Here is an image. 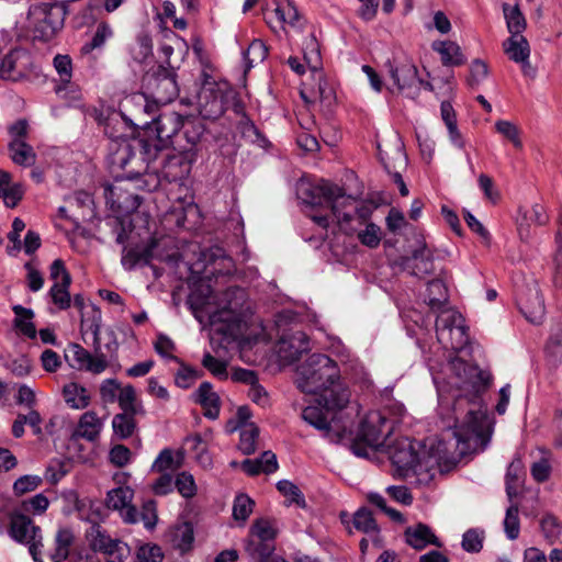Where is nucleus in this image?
<instances>
[{
	"label": "nucleus",
	"instance_id": "nucleus-23",
	"mask_svg": "<svg viewBox=\"0 0 562 562\" xmlns=\"http://www.w3.org/2000/svg\"><path fill=\"white\" fill-rule=\"evenodd\" d=\"M9 517V536L20 543H25L33 535V527H36L33 520L20 510H12Z\"/></svg>",
	"mask_w": 562,
	"mask_h": 562
},
{
	"label": "nucleus",
	"instance_id": "nucleus-25",
	"mask_svg": "<svg viewBox=\"0 0 562 562\" xmlns=\"http://www.w3.org/2000/svg\"><path fill=\"white\" fill-rule=\"evenodd\" d=\"M196 403L204 409V416L210 419H216L220 415L221 400L213 391L210 382H203L196 390Z\"/></svg>",
	"mask_w": 562,
	"mask_h": 562
},
{
	"label": "nucleus",
	"instance_id": "nucleus-32",
	"mask_svg": "<svg viewBox=\"0 0 562 562\" xmlns=\"http://www.w3.org/2000/svg\"><path fill=\"white\" fill-rule=\"evenodd\" d=\"M194 541L193 526L190 522H183L176 526L170 532V542L172 547L181 553L188 552Z\"/></svg>",
	"mask_w": 562,
	"mask_h": 562
},
{
	"label": "nucleus",
	"instance_id": "nucleus-33",
	"mask_svg": "<svg viewBox=\"0 0 562 562\" xmlns=\"http://www.w3.org/2000/svg\"><path fill=\"white\" fill-rule=\"evenodd\" d=\"M503 47L509 59L515 63H522L529 59V43L522 35L510 36L504 42Z\"/></svg>",
	"mask_w": 562,
	"mask_h": 562
},
{
	"label": "nucleus",
	"instance_id": "nucleus-51",
	"mask_svg": "<svg viewBox=\"0 0 562 562\" xmlns=\"http://www.w3.org/2000/svg\"><path fill=\"white\" fill-rule=\"evenodd\" d=\"M303 55L305 63L314 71H317L321 66V55L318 43L313 34L305 38L303 44Z\"/></svg>",
	"mask_w": 562,
	"mask_h": 562
},
{
	"label": "nucleus",
	"instance_id": "nucleus-1",
	"mask_svg": "<svg viewBox=\"0 0 562 562\" xmlns=\"http://www.w3.org/2000/svg\"><path fill=\"white\" fill-rule=\"evenodd\" d=\"M113 121V117L108 119L104 128L106 135L120 139L110 155V164L113 169L123 170L127 180H136L146 173L158 154L171 145L172 137L184 126L182 115L173 111L164 112L147 124L143 135L128 140L109 131Z\"/></svg>",
	"mask_w": 562,
	"mask_h": 562
},
{
	"label": "nucleus",
	"instance_id": "nucleus-36",
	"mask_svg": "<svg viewBox=\"0 0 562 562\" xmlns=\"http://www.w3.org/2000/svg\"><path fill=\"white\" fill-rule=\"evenodd\" d=\"M273 20L281 26L283 24L295 25L299 20V11L290 0L284 3H277L276 8L268 13V23L272 24Z\"/></svg>",
	"mask_w": 562,
	"mask_h": 562
},
{
	"label": "nucleus",
	"instance_id": "nucleus-9",
	"mask_svg": "<svg viewBox=\"0 0 562 562\" xmlns=\"http://www.w3.org/2000/svg\"><path fill=\"white\" fill-rule=\"evenodd\" d=\"M66 10L58 2H40L29 10V21L35 38L49 41L63 27Z\"/></svg>",
	"mask_w": 562,
	"mask_h": 562
},
{
	"label": "nucleus",
	"instance_id": "nucleus-61",
	"mask_svg": "<svg viewBox=\"0 0 562 562\" xmlns=\"http://www.w3.org/2000/svg\"><path fill=\"white\" fill-rule=\"evenodd\" d=\"M202 366L221 380H226L228 376L227 363L213 357L210 352L203 356Z\"/></svg>",
	"mask_w": 562,
	"mask_h": 562
},
{
	"label": "nucleus",
	"instance_id": "nucleus-35",
	"mask_svg": "<svg viewBox=\"0 0 562 562\" xmlns=\"http://www.w3.org/2000/svg\"><path fill=\"white\" fill-rule=\"evenodd\" d=\"M63 394L65 402L75 409H83L90 403V395L86 387L71 382L64 386Z\"/></svg>",
	"mask_w": 562,
	"mask_h": 562
},
{
	"label": "nucleus",
	"instance_id": "nucleus-39",
	"mask_svg": "<svg viewBox=\"0 0 562 562\" xmlns=\"http://www.w3.org/2000/svg\"><path fill=\"white\" fill-rule=\"evenodd\" d=\"M427 304L434 311H443L442 307L448 302V290L445 283L438 279L428 282Z\"/></svg>",
	"mask_w": 562,
	"mask_h": 562
},
{
	"label": "nucleus",
	"instance_id": "nucleus-64",
	"mask_svg": "<svg viewBox=\"0 0 562 562\" xmlns=\"http://www.w3.org/2000/svg\"><path fill=\"white\" fill-rule=\"evenodd\" d=\"M546 352L549 361L553 366H558L562 359V331L550 336Z\"/></svg>",
	"mask_w": 562,
	"mask_h": 562
},
{
	"label": "nucleus",
	"instance_id": "nucleus-45",
	"mask_svg": "<svg viewBox=\"0 0 562 562\" xmlns=\"http://www.w3.org/2000/svg\"><path fill=\"white\" fill-rule=\"evenodd\" d=\"M522 463L519 459L510 462L506 473V494L509 499L518 494V488L521 483Z\"/></svg>",
	"mask_w": 562,
	"mask_h": 562
},
{
	"label": "nucleus",
	"instance_id": "nucleus-18",
	"mask_svg": "<svg viewBox=\"0 0 562 562\" xmlns=\"http://www.w3.org/2000/svg\"><path fill=\"white\" fill-rule=\"evenodd\" d=\"M279 357L288 362L296 361L303 352L310 350V339L301 330L283 335L277 344Z\"/></svg>",
	"mask_w": 562,
	"mask_h": 562
},
{
	"label": "nucleus",
	"instance_id": "nucleus-56",
	"mask_svg": "<svg viewBox=\"0 0 562 562\" xmlns=\"http://www.w3.org/2000/svg\"><path fill=\"white\" fill-rule=\"evenodd\" d=\"M259 436V429L252 423L246 425L240 432L238 448L244 454H251L256 450V440Z\"/></svg>",
	"mask_w": 562,
	"mask_h": 562
},
{
	"label": "nucleus",
	"instance_id": "nucleus-5",
	"mask_svg": "<svg viewBox=\"0 0 562 562\" xmlns=\"http://www.w3.org/2000/svg\"><path fill=\"white\" fill-rule=\"evenodd\" d=\"M448 447L443 441L438 442L437 452L422 453L416 449L415 442L408 438L396 440L389 447V457L398 476L408 479L427 473L436 463L448 460Z\"/></svg>",
	"mask_w": 562,
	"mask_h": 562
},
{
	"label": "nucleus",
	"instance_id": "nucleus-62",
	"mask_svg": "<svg viewBox=\"0 0 562 562\" xmlns=\"http://www.w3.org/2000/svg\"><path fill=\"white\" fill-rule=\"evenodd\" d=\"M136 559L137 562H162L164 552L159 546L146 543L137 549Z\"/></svg>",
	"mask_w": 562,
	"mask_h": 562
},
{
	"label": "nucleus",
	"instance_id": "nucleus-14",
	"mask_svg": "<svg viewBox=\"0 0 562 562\" xmlns=\"http://www.w3.org/2000/svg\"><path fill=\"white\" fill-rule=\"evenodd\" d=\"M385 66L400 92H406L412 98L419 93L423 80L418 78V70L414 64L387 60Z\"/></svg>",
	"mask_w": 562,
	"mask_h": 562
},
{
	"label": "nucleus",
	"instance_id": "nucleus-59",
	"mask_svg": "<svg viewBox=\"0 0 562 562\" xmlns=\"http://www.w3.org/2000/svg\"><path fill=\"white\" fill-rule=\"evenodd\" d=\"M255 502L246 494L236 496L233 506V517L236 520L245 522L252 513Z\"/></svg>",
	"mask_w": 562,
	"mask_h": 562
},
{
	"label": "nucleus",
	"instance_id": "nucleus-6",
	"mask_svg": "<svg viewBox=\"0 0 562 562\" xmlns=\"http://www.w3.org/2000/svg\"><path fill=\"white\" fill-rule=\"evenodd\" d=\"M392 423L380 412H370L361 422L357 436L350 442L351 451L361 458H369L392 432Z\"/></svg>",
	"mask_w": 562,
	"mask_h": 562
},
{
	"label": "nucleus",
	"instance_id": "nucleus-20",
	"mask_svg": "<svg viewBox=\"0 0 562 562\" xmlns=\"http://www.w3.org/2000/svg\"><path fill=\"white\" fill-rule=\"evenodd\" d=\"M133 491L128 487H117L108 493L106 506L109 509L119 510L126 524L138 521V512L131 505Z\"/></svg>",
	"mask_w": 562,
	"mask_h": 562
},
{
	"label": "nucleus",
	"instance_id": "nucleus-44",
	"mask_svg": "<svg viewBox=\"0 0 562 562\" xmlns=\"http://www.w3.org/2000/svg\"><path fill=\"white\" fill-rule=\"evenodd\" d=\"M172 360L180 364L179 370L175 375V383L181 389H189L193 383L203 375L202 371H199L190 366H187L178 357H172Z\"/></svg>",
	"mask_w": 562,
	"mask_h": 562
},
{
	"label": "nucleus",
	"instance_id": "nucleus-48",
	"mask_svg": "<svg viewBox=\"0 0 562 562\" xmlns=\"http://www.w3.org/2000/svg\"><path fill=\"white\" fill-rule=\"evenodd\" d=\"M268 56V47L260 40H254L244 53L247 70L262 63Z\"/></svg>",
	"mask_w": 562,
	"mask_h": 562
},
{
	"label": "nucleus",
	"instance_id": "nucleus-11",
	"mask_svg": "<svg viewBox=\"0 0 562 562\" xmlns=\"http://www.w3.org/2000/svg\"><path fill=\"white\" fill-rule=\"evenodd\" d=\"M89 548L100 552L110 560L124 561L128 553V546L120 539H113L100 525H92L86 533Z\"/></svg>",
	"mask_w": 562,
	"mask_h": 562
},
{
	"label": "nucleus",
	"instance_id": "nucleus-2",
	"mask_svg": "<svg viewBox=\"0 0 562 562\" xmlns=\"http://www.w3.org/2000/svg\"><path fill=\"white\" fill-rule=\"evenodd\" d=\"M451 370L462 383H470L474 389L472 407L468 409L464 420L456 426L452 436L456 441V450L459 457L482 451L486 448L492 436V423L482 408L480 387L474 379L480 380L483 389L490 383V376L480 371L477 367L468 364L461 359H454L450 363Z\"/></svg>",
	"mask_w": 562,
	"mask_h": 562
},
{
	"label": "nucleus",
	"instance_id": "nucleus-16",
	"mask_svg": "<svg viewBox=\"0 0 562 562\" xmlns=\"http://www.w3.org/2000/svg\"><path fill=\"white\" fill-rule=\"evenodd\" d=\"M30 56L22 49H13L4 57L0 55V78L19 81L29 74Z\"/></svg>",
	"mask_w": 562,
	"mask_h": 562
},
{
	"label": "nucleus",
	"instance_id": "nucleus-54",
	"mask_svg": "<svg viewBox=\"0 0 562 562\" xmlns=\"http://www.w3.org/2000/svg\"><path fill=\"white\" fill-rule=\"evenodd\" d=\"M495 130L506 139H508L517 149L522 148L519 127L510 121L498 120L495 123Z\"/></svg>",
	"mask_w": 562,
	"mask_h": 562
},
{
	"label": "nucleus",
	"instance_id": "nucleus-46",
	"mask_svg": "<svg viewBox=\"0 0 562 562\" xmlns=\"http://www.w3.org/2000/svg\"><path fill=\"white\" fill-rule=\"evenodd\" d=\"M503 9L508 32L512 36L521 35L522 31L526 29V20L519 8L517 5L510 7L509 4H504Z\"/></svg>",
	"mask_w": 562,
	"mask_h": 562
},
{
	"label": "nucleus",
	"instance_id": "nucleus-19",
	"mask_svg": "<svg viewBox=\"0 0 562 562\" xmlns=\"http://www.w3.org/2000/svg\"><path fill=\"white\" fill-rule=\"evenodd\" d=\"M317 406H307L302 412L303 419L319 430H325L326 436L330 441L339 443L344 440L346 430L334 431L330 423L327 418V413L335 411L336 408H326L321 405L317 401Z\"/></svg>",
	"mask_w": 562,
	"mask_h": 562
},
{
	"label": "nucleus",
	"instance_id": "nucleus-29",
	"mask_svg": "<svg viewBox=\"0 0 562 562\" xmlns=\"http://www.w3.org/2000/svg\"><path fill=\"white\" fill-rule=\"evenodd\" d=\"M203 258L206 262V267H210L212 274H228L233 270V260L225 254V250L221 247L210 248L203 252Z\"/></svg>",
	"mask_w": 562,
	"mask_h": 562
},
{
	"label": "nucleus",
	"instance_id": "nucleus-40",
	"mask_svg": "<svg viewBox=\"0 0 562 562\" xmlns=\"http://www.w3.org/2000/svg\"><path fill=\"white\" fill-rule=\"evenodd\" d=\"M440 111H441L442 121L445 122V124L448 128L449 137H450L451 142L459 148H463L464 142L462 139L461 133L458 130L457 115H456V112H454L451 103L448 101L442 102L441 106H440Z\"/></svg>",
	"mask_w": 562,
	"mask_h": 562
},
{
	"label": "nucleus",
	"instance_id": "nucleus-10",
	"mask_svg": "<svg viewBox=\"0 0 562 562\" xmlns=\"http://www.w3.org/2000/svg\"><path fill=\"white\" fill-rule=\"evenodd\" d=\"M438 341L446 349L461 350L469 342L468 328L462 315L454 310H443L436 322Z\"/></svg>",
	"mask_w": 562,
	"mask_h": 562
},
{
	"label": "nucleus",
	"instance_id": "nucleus-28",
	"mask_svg": "<svg viewBox=\"0 0 562 562\" xmlns=\"http://www.w3.org/2000/svg\"><path fill=\"white\" fill-rule=\"evenodd\" d=\"M432 49L440 55L443 66L454 67L465 63L461 47L456 42L436 41L432 43Z\"/></svg>",
	"mask_w": 562,
	"mask_h": 562
},
{
	"label": "nucleus",
	"instance_id": "nucleus-55",
	"mask_svg": "<svg viewBox=\"0 0 562 562\" xmlns=\"http://www.w3.org/2000/svg\"><path fill=\"white\" fill-rule=\"evenodd\" d=\"M112 34L113 32L106 23H99L91 41L81 47V52L83 54H89L93 49L102 47L105 41L112 36Z\"/></svg>",
	"mask_w": 562,
	"mask_h": 562
},
{
	"label": "nucleus",
	"instance_id": "nucleus-60",
	"mask_svg": "<svg viewBox=\"0 0 562 562\" xmlns=\"http://www.w3.org/2000/svg\"><path fill=\"white\" fill-rule=\"evenodd\" d=\"M336 100L335 90L328 81L318 74L317 91L313 95V101H319L326 106H330Z\"/></svg>",
	"mask_w": 562,
	"mask_h": 562
},
{
	"label": "nucleus",
	"instance_id": "nucleus-53",
	"mask_svg": "<svg viewBox=\"0 0 562 562\" xmlns=\"http://www.w3.org/2000/svg\"><path fill=\"white\" fill-rule=\"evenodd\" d=\"M49 506V499L43 494L38 493L27 499L22 501L21 509L24 514L34 516L43 515Z\"/></svg>",
	"mask_w": 562,
	"mask_h": 562
},
{
	"label": "nucleus",
	"instance_id": "nucleus-47",
	"mask_svg": "<svg viewBox=\"0 0 562 562\" xmlns=\"http://www.w3.org/2000/svg\"><path fill=\"white\" fill-rule=\"evenodd\" d=\"M182 464V454L178 453V459L175 458L172 450L164 449L156 458L151 470L154 472L164 473L168 470L176 471Z\"/></svg>",
	"mask_w": 562,
	"mask_h": 562
},
{
	"label": "nucleus",
	"instance_id": "nucleus-37",
	"mask_svg": "<svg viewBox=\"0 0 562 562\" xmlns=\"http://www.w3.org/2000/svg\"><path fill=\"white\" fill-rule=\"evenodd\" d=\"M116 402L122 412L138 413L139 416L146 415L144 405L138 400L135 387L131 384L122 387Z\"/></svg>",
	"mask_w": 562,
	"mask_h": 562
},
{
	"label": "nucleus",
	"instance_id": "nucleus-38",
	"mask_svg": "<svg viewBox=\"0 0 562 562\" xmlns=\"http://www.w3.org/2000/svg\"><path fill=\"white\" fill-rule=\"evenodd\" d=\"M75 540L74 532L69 528H60L55 537V550L50 555L53 562H64L69 557L70 547Z\"/></svg>",
	"mask_w": 562,
	"mask_h": 562
},
{
	"label": "nucleus",
	"instance_id": "nucleus-24",
	"mask_svg": "<svg viewBox=\"0 0 562 562\" xmlns=\"http://www.w3.org/2000/svg\"><path fill=\"white\" fill-rule=\"evenodd\" d=\"M352 525L358 531L366 535H372V544L375 548L380 549L383 547L380 528L372 513L368 508L361 507L353 514Z\"/></svg>",
	"mask_w": 562,
	"mask_h": 562
},
{
	"label": "nucleus",
	"instance_id": "nucleus-49",
	"mask_svg": "<svg viewBox=\"0 0 562 562\" xmlns=\"http://www.w3.org/2000/svg\"><path fill=\"white\" fill-rule=\"evenodd\" d=\"M153 54V40L146 32H140L132 47V56L137 63L145 61Z\"/></svg>",
	"mask_w": 562,
	"mask_h": 562
},
{
	"label": "nucleus",
	"instance_id": "nucleus-42",
	"mask_svg": "<svg viewBox=\"0 0 562 562\" xmlns=\"http://www.w3.org/2000/svg\"><path fill=\"white\" fill-rule=\"evenodd\" d=\"M122 188L119 186H111L105 189L106 199H111L113 204H117L119 209L126 211L137 209L142 200L138 195L127 194L126 196L121 193Z\"/></svg>",
	"mask_w": 562,
	"mask_h": 562
},
{
	"label": "nucleus",
	"instance_id": "nucleus-41",
	"mask_svg": "<svg viewBox=\"0 0 562 562\" xmlns=\"http://www.w3.org/2000/svg\"><path fill=\"white\" fill-rule=\"evenodd\" d=\"M157 247V240L151 239L150 243L142 250H125L122 256V263L124 267L132 269L136 263L144 262L149 263L155 255L154 250Z\"/></svg>",
	"mask_w": 562,
	"mask_h": 562
},
{
	"label": "nucleus",
	"instance_id": "nucleus-21",
	"mask_svg": "<svg viewBox=\"0 0 562 562\" xmlns=\"http://www.w3.org/2000/svg\"><path fill=\"white\" fill-rule=\"evenodd\" d=\"M53 64L60 81V83L55 89L56 93L63 99H66L70 93L72 100H79L81 98L80 91L76 86L71 83V58L68 55L58 54L54 57Z\"/></svg>",
	"mask_w": 562,
	"mask_h": 562
},
{
	"label": "nucleus",
	"instance_id": "nucleus-43",
	"mask_svg": "<svg viewBox=\"0 0 562 562\" xmlns=\"http://www.w3.org/2000/svg\"><path fill=\"white\" fill-rule=\"evenodd\" d=\"M13 312L15 314L14 326L18 328L23 335L29 338H35L36 329L35 325L30 322L33 318L34 313L30 308H25L21 305H14Z\"/></svg>",
	"mask_w": 562,
	"mask_h": 562
},
{
	"label": "nucleus",
	"instance_id": "nucleus-4",
	"mask_svg": "<svg viewBox=\"0 0 562 562\" xmlns=\"http://www.w3.org/2000/svg\"><path fill=\"white\" fill-rule=\"evenodd\" d=\"M101 311L92 305L91 311L81 313V333L91 331L93 335V352L88 351L79 344H69L65 349V359L69 366L77 370H85L93 374H100L106 370L110 364V357L116 351L117 342L113 331L109 333L110 340L101 345Z\"/></svg>",
	"mask_w": 562,
	"mask_h": 562
},
{
	"label": "nucleus",
	"instance_id": "nucleus-12",
	"mask_svg": "<svg viewBox=\"0 0 562 562\" xmlns=\"http://www.w3.org/2000/svg\"><path fill=\"white\" fill-rule=\"evenodd\" d=\"M147 87L157 102L167 103L178 95L176 70L165 65L157 66L146 77Z\"/></svg>",
	"mask_w": 562,
	"mask_h": 562
},
{
	"label": "nucleus",
	"instance_id": "nucleus-31",
	"mask_svg": "<svg viewBox=\"0 0 562 562\" xmlns=\"http://www.w3.org/2000/svg\"><path fill=\"white\" fill-rule=\"evenodd\" d=\"M136 416H139V414L130 412H121L114 415L112 419L114 435L120 439L132 437L137 429Z\"/></svg>",
	"mask_w": 562,
	"mask_h": 562
},
{
	"label": "nucleus",
	"instance_id": "nucleus-15",
	"mask_svg": "<svg viewBox=\"0 0 562 562\" xmlns=\"http://www.w3.org/2000/svg\"><path fill=\"white\" fill-rule=\"evenodd\" d=\"M50 279L55 281L49 290V296L53 303L59 310H67L71 305L69 286L71 284V276L65 267L61 259H55L50 265Z\"/></svg>",
	"mask_w": 562,
	"mask_h": 562
},
{
	"label": "nucleus",
	"instance_id": "nucleus-50",
	"mask_svg": "<svg viewBox=\"0 0 562 562\" xmlns=\"http://www.w3.org/2000/svg\"><path fill=\"white\" fill-rule=\"evenodd\" d=\"M278 491L286 498L289 505L295 504L301 508L306 506L304 495L301 490L290 481L282 480L277 484Z\"/></svg>",
	"mask_w": 562,
	"mask_h": 562
},
{
	"label": "nucleus",
	"instance_id": "nucleus-58",
	"mask_svg": "<svg viewBox=\"0 0 562 562\" xmlns=\"http://www.w3.org/2000/svg\"><path fill=\"white\" fill-rule=\"evenodd\" d=\"M43 483V479L38 475H23L20 476L14 483H13V494L15 496H22L26 493H31L38 488Z\"/></svg>",
	"mask_w": 562,
	"mask_h": 562
},
{
	"label": "nucleus",
	"instance_id": "nucleus-34",
	"mask_svg": "<svg viewBox=\"0 0 562 562\" xmlns=\"http://www.w3.org/2000/svg\"><path fill=\"white\" fill-rule=\"evenodd\" d=\"M9 151L12 161L16 165L31 167L36 161V154L26 142L11 140L9 143Z\"/></svg>",
	"mask_w": 562,
	"mask_h": 562
},
{
	"label": "nucleus",
	"instance_id": "nucleus-52",
	"mask_svg": "<svg viewBox=\"0 0 562 562\" xmlns=\"http://www.w3.org/2000/svg\"><path fill=\"white\" fill-rule=\"evenodd\" d=\"M504 530L509 540L518 538L520 531L518 505L513 504L507 508L504 519Z\"/></svg>",
	"mask_w": 562,
	"mask_h": 562
},
{
	"label": "nucleus",
	"instance_id": "nucleus-3",
	"mask_svg": "<svg viewBox=\"0 0 562 562\" xmlns=\"http://www.w3.org/2000/svg\"><path fill=\"white\" fill-rule=\"evenodd\" d=\"M337 364L328 356L313 353L296 368L295 383L306 393L317 395L316 401L326 408H344L349 392L338 383Z\"/></svg>",
	"mask_w": 562,
	"mask_h": 562
},
{
	"label": "nucleus",
	"instance_id": "nucleus-7",
	"mask_svg": "<svg viewBox=\"0 0 562 562\" xmlns=\"http://www.w3.org/2000/svg\"><path fill=\"white\" fill-rule=\"evenodd\" d=\"M308 198L311 204H321L323 199L341 228H346V225L353 218L356 199L346 194L341 187L330 181L319 180L318 183L310 188Z\"/></svg>",
	"mask_w": 562,
	"mask_h": 562
},
{
	"label": "nucleus",
	"instance_id": "nucleus-22",
	"mask_svg": "<svg viewBox=\"0 0 562 562\" xmlns=\"http://www.w3.org/2000/svg\"><path fill=\"white\" fill-rule=\"evenodd\" d=\"M404 537L406 543L418 551L424 550L429 544L437 548L442 546L431 528L423 522L407 527L404 531Z\"/></svg>",
	"mask_w": 562,
	"mask_h": 562
},
{
	"label": "nucleus",
	"instance_id": "nucleus-30",
	"mask_svg": "<svg viewBox=\"0 0 562 562\" xmlns=\"http://www.w3.org/2000/svg\"><path fill=\"white\" fill-rule=\"evenodd\" d=\"M408 267L413 269V274L423 277L434 272V262L430 251L425 245L413 251L412 258L407 259Z\"/></svg>",
	"mask_w": 562,
	"mask_h": 562
},
{
	"label": "nucleus",
	"instance_id": "nucleus-63",
	"mask_svg": "<svg viewBox=\"0 0 562 562\" xmlns=\"http://www.w3.org/2000/svg\"><path fill=\"white\" fill-rule=\"evenodd\" d=\"M488 75L487 64L481 59H474L470 66V75L467 83L471 88L477 87Z\"/></svg>",
	"mask_w": 562,
	"mask_h": 562
},
{
	"label": "nucleus",
	"instance_id": "nucleus-27",
	"mask_svg": "<svg viewBox=\"0 0 562 562\" xmlns=\"http://www.w3.org/2000/svg\"><path fill=\"white\" fill-rule=\"evenodd\" d=\"M190 162L181 155L168 156L161 167V173L169 182L186 179L190 173Z\"/></svg>",
	"mask_w": 562,
	"mask_h": 562
},
{
	"label": "nucleus",
	"instance_id": "nucleus-8",
	"mask_svg": "<svg viewBox=\"0 0 562 562\" xmlns=\"http://www.w3.org/2000/svg\"><path fill=\"white\" fill-rule=\"evenodd\" d=\"M235 99V91L226 80L215 81L203 72V82L196 95L200 114L215 120L222 116Z\"/></svg>",
	"mask_w": 562,
	"mask_h": 562
},
{
	"label": "nucleus",
	"instance_id": "nucleus-17",
	"mask_svg": "<svg viewBox=\"0 0 562 562\" xmlns=\"http://www.w3.org/2000/svg\"><path fill=\"white\" fill-rule=\"evenodd\" d=\"M246 302V292L239 286H229L222 294L218 304L222 311L211 316L212 323L217 321L236 319L241 314L243 306Z\"/></svg>",
	"mask_w": 562,
	"mask_h": 562
},
{
	"label": "nucleus",
	"instance_id": "nucleus-26",
	"mask_svg": "<svg viewBox=\"0 0 562 562\" xmlns=\"http://www.w3.org/2000/svg\"><path fill=\"white\" fill-rule=\"evenodd\" d=\"M102 426V420L93 411L86 412L81 415L72 437L94 441L98 439Z\"/></svg>",
	"mask_w": 562,
	"mask_h": 562
},
{
	"label": "nucleus",
	"instance_id": "nucleus-13",
	"mask_svg": "<svg viewBox=\"0 0 562 562\" xmlns=\"http://www.w3.org/2000/svg\"><path fill=\"white\" fill-rule=\"evenodd\" d=\"M517 304L527 321L533 324L542 322L546 314V305L537 281L526 284L518 294Z\"/></svg>",
	"mask_w": 562,
	"mask_h": 562
},
{
	"label": "nucleus",
	"instance_id": "nucleus-57",
	"mask_svg": "<svg viewBox=\"0 0 562 562\" xmlns=\"http://www.w3.org/2000/svg\"><path fill=\"white\" fill-rule=\"evenodd\" d=\"M484 531L479 529H469L462 537V549L469 553H477L483 548Z\"/></svg>",
	"mask_w": 562,
	"mask_h": 562
}]
</instances>
